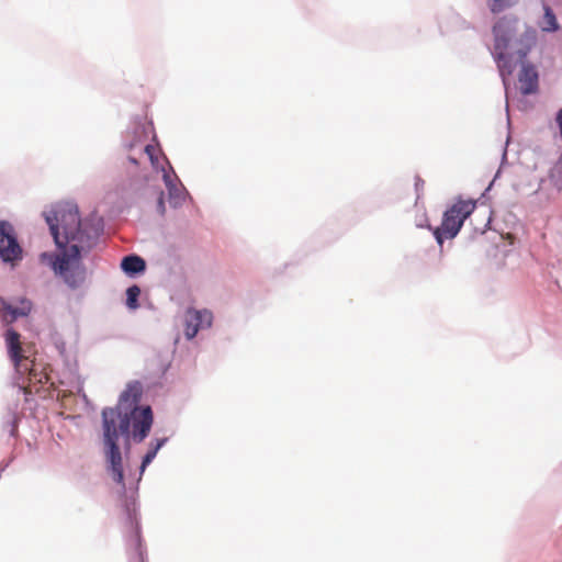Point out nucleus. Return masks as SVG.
<instances>
[{
    "label": "nucleus",
    "instance_id": "5701e85b",
    "mask_svg": "<svg viewBox=\"0 0 562 562\" xmlns=\"http://www.w3.org/2000/svg\"><path fill=\"white\" fill-rule=\"evenodd\" d=\"M136 562H144V558L140 551L137 553Z\"/></svg>",
    "mask_w": 562,
    "mask_h": 562
},
{
    "label": "nucleus",
    "instance_id": "dca6fc26",
    "mask_svg": "<svg viewBox=\"0 0 562 562\" xmlns=\"http://www.w3.org/2000/svg\"><path fill=\"white\" fill-rule=\"evenodd\" d=\"M165 441H166L165 439L157 440L156 445L154 447H151L147 451V453L144 456L142 465H140L142 473L145 471L146 467L155 459L158 450L164 446Z\"/></svg>",
    "mask_w": 562,
    "mask_h": 562
},
{
    "label": "nucleus",
    "instance_id": "6e6552de",
    "mask_svg": "<svg viewBox=\"0 0 562 562\" xmlns=\"http://www.w3.org/2000/svg\"><path fill=\"white\" fill-rule=\"evenodd\" d=\"M20 334L13 328H8L4 333V340L10 360L13 362L16 372H22L24 363L29 358L24 356Z\"/></svg>",
    "mask_w": 562,
    "mask_h": 562
},
{
    "label": "nucleus",
    "instance_id": "6ab92c4d",
    "mask_svg": "<svg viewBox=\"0 0 562 562\" xmlns=\"http://www.w3.org/2000/svg\"><path fill=\"white\" fill-rule=\"evenodd\" d=\"M515 2L516 0H491L488 5L493 13H499L512 7Z\"/></svg>",
    "mask_w": 562,
    "mask_h": 562
},
{
    "label": "nucleus",
    "instance_id": "9d476101",
    "mask_svg": "<svg viewBox=\"0 0 562 562\" xmlns=\"http://www.w3.org/2000/svg\"><path fill=\"white\" fill-rule=\"evenodd\" d=\"M519 89L522 94L535 93L538 89V72L530 64H522L521 70L518 75Z\"/></svg>",
    "mask_w": 562,
    "mask_h": 562
},
{
    "label": "nucleus",
    "instance_id": "423d86ee",
    "mask_svg": "<svg viewBox=\"0 0 562 562\" xmlns=\"http://www.w3.org/2000/svg\"><path fill=\"white\" fill-rule=\"evenodd\" d=\"M501 26H497L495 30L496 33V45L493 46V56L497 64L501 76L504 81L506 77L513 75L515 70V63L513 61V56H517L516 53L512 49H506V42L503 38Z\"/></svg>",
    "mask_w": 562,
    "mask_h": 562
},
{
    "label": "nucleus",
    "instance_id": "a211bd4d",
    "mask_svg": "<svg viewBox=\"0 0 562 562\" xmlns=\"http://www.w3.org/2000/svg\"><path fill=\"white\" fill-rule=\"evenodd\" d=\"M191 313L192 311H188L186 315L184 334L188 339L194 338L198 331L201 329L198 322H191Z\"/></svg>",
    "mask_w": 562,
    "mask_h": 562
},
{
    "label": "nucleus",
    "instance_id": "f8f14e48",
    "mask_svg": "<svg viewBox=\"0 0 562 562\" xmlns=\"http://www.w3.org/2000/svg\"><path fill=\"white\" fill-rule=\"evenodd\" d=\"M121 268L125 273L132 276L145 271L146 262L139 256L130 255L122 259Z\"/></svg>",
    "mask_w": 562,
    "mask_h": 562
},
{
    "label": "nucleus",
    "instance_id": "4468645a",
    "mask_svg": "<svg viewBox=\"0 0 562 562\" xmlns=\"http://www.w3.org/2000/svg\"><path fill=\"white\" fill-rule=\"evenodd\" d=\"M212 313L206 310L192 311L191 313V322H198L200 324L201 329L210 327L212 325Z\"/></svg>",
    "mask_w": 562,
    "mask_h": 562
},
{
    "label": "nucleus",
    "instance_id": "39448f33",
    "mask_svg": "<svg viewBox=\"0 0 562 562\" xmlns=\"http://www.w3.org/2000/svg\"><path fill=\"white\" fill-rule=\"evenodd\" d=\"M0 258L4 262H15L22 258V249L9 222H0Z\"/></svg>",
    "mask_w": 562,
    "mask_h": 562
},
{
    "label": "nucleus",
    "instance_id": "4be33fe9",
    "mask_svg": "<svg viewBox=\"0 0 562 562\" xmlns=\"http://www.w3.org/2000/svg\"><path fill=\"white\" fill-rule=\"evenodd\" d=\"M131 396V393L130 391H125L122 393L121 397H120V404L124 403V402H127L128 398Z\"/></svg>",
    "mask_w": 562,
    "mask_h": 562
},
{
    "label": "nucleus",
    "instance_id": "1a4fd4ad",
    "mask_svg": "<svg viewBox=\"0 0 562 562\" xmlns=\"http://www.w3.org/2000/svg\"><path fill=\"white\" fill-rule=\"evenodd\" d=\"M32 311V303L25 297L19 300V305L13 306L5 299L0 297V318L3 324L10 325L19 317L27 316Z\"/></svg>",
    "mask_w": 562,
    "mask_h": 562
},
{
    "label": "nucleus",
    "instance_id": "0eeeda50",
    "mask_svg": "<svg viewBox=\"0 0 562 562\" xmlns=\"http://www.w3.org/2000/svg\"><path fill=\"white\" fill-rule=\"evenodd\" d=\"M133 438L137 442H142L150 431L153 425V412L149 406L132 411Z\"/></svg>",
    "mask_w": 562,
    "mask_h": 562
},
{
    "label": "nucleus",
    "instance_id": "aec40b11",
    "mask_svg": "<svg viewBox=\"0 0 562 562\" xmlns=\"http://www.w3.org/2000/svg\"><path fill=\"white\" fill-rule=\"evenodd\" d=\"M157 206H158V211L164 214L165 213V201H164V192L160 191L159 192V196H158V200H157Z\"/></svg>",
    "mask_w": 562,
    "mask_h": 562
},
{
    "label": "nucleus",
    "instance_id": "412c9836",
    "mask_svg": "<svg viewBox=\"0 0 562 562\" xmlns=\"http://www.w3.org/2000/svg\"><path fill=\"white\" fill-rule=\"evenodd\" d=\"M550 181L554 183V187L557 188V191L560 192L562 190V178L555 179L553 178V175L550 176Z\"/></svg>",
    "mask_w": 562,
    "mask_h": 562
},
{
    "label": "nucleus",
    "instance_id": "20e7f679",
    "mask_svg": "<svg viewBox=\"0 0 562 562\" xmlns=\"http://www.w3.org/2000/svg\"><path fill=\"white\" fill-rule=\"evenodd\" d=\"M475 206L473 201L459 200L443 213L441 225L432 231L439 246H442L446 239H452L458 235L464 221L474 212Z\"/></svg>",
    "mask_w": 562,
    "mask_h": 562
},
{
    "label": "nucleus",
    "instance_id": "2eb2a0df",
    "mask_svg": "<svg viewBox=\"0 0 562 562\" xmlns=\"http://www.w3.org/2000/svg\"><path fill=\"white\" fill-rule=\"evenodd\" d=\"M143 153H145L150 160L154 168L160 167V156L161 151L160 149L153 144H147L143 148Z\"/></svg>",
    "mask_w": 562,
    "mask_h": 562
},
{
    "label": "nucleus",
    "instance_id": "393cba45",
    "mask_svg": "<svg viewBox=\"0 0 562 562\" xmlns=\"http://www.w3.org/2000/svg\"><path fill=\"white\" fill-rule=\"evenodd\" d=\"M136 402H137V394H134V395H133L132 403H136Z\"/></svg>",
    "mask_w": 562,
    "mask_h": 562
},
{
    "label": "nucleus",
    "instance_id": "9b49d317",
    "mask_svg": "<svg viewBox=\"0 0 562 562\" xmlns=\"http://www.w3.org/2000/svg\"><path fill=\"white\" fill-rule=\"evenodd\" d=\"M18 373L27 376L29 387L35 386L36 384L47 383L49 380L48 374L44 371L38 372L33 361L30 360L24 363L22 372Z\"/></svg>",
    "mask_w": 562,
    "mask_h": 562
},
{
    "label": "nucleus",
    "instance_id": "f3484780",
    "mask_svg": "<svg viewBox=\"0 0 562 562\" xmlns=\"http://www.w3.org/2000/svg\"><path fill=\"white\" fill-rule=\"evenodd\" d=\"M140 294V289L137 285H132L126 291V305L131 310H136L138 307V297Z\"/></svg>",
    "mask_w": 562,
    "mask_h": 562
},
{
    "label": "nucleus",
    "instance_id": "7ed1b4c3",
    "mask_svg": "<svg viewBox=\"0 0 562 562\" xmlns=\"http://www.w3.org/2000/svg\"><path fill=\"white\" fill-rule=\"evenodd\" d=\"M497 26L502 29L503 38L506 42V49H512L517 54V57L522 59L530 52L536 43V32L526 26L520 27L519 21L513 16L501 18L492 29L494 45H496Z\"/></svg>",
    "mask_w": 562,
    "mask_h": 562
},
{
    "label": "nucleus",
    "instance_id": "a878e982",
    "mask_svg": "<svg viewBox=\"0 0 562 562\" xmlns=\"http://www.w3.org/2000/svg\"><path fill=\"white\" fill-rule=\"evenodd\" d=\"M559 161L562 164V153H561V156L559 158Z\"/></svg>",
    "mask_w": 562,
    "mask_h": 562
},
{
    "label": "nucleus",
    "instance_id": "b1692460",
    "mask_svg": "<svg viewBox=\"0 0 562 562\" xmlns=\"http://www.w3.org/2000/svg\"><path fill=\"white\" fill-rule=\"evenodd\" d=\"M128 160H130L132 164H134V165H138V161H137V160H136V158H135V157H133V156H130V157H128Z\"/></svg>",
    "mask_w": 562,
    "mask_h": 562
},
{
    "label": "nucleus",
    "instance_id": "f257e3e1",
    "mask_svg": "<svg viewBox=\"0 0 562 562\" xmlns=\"http://www.w3.org/2000/svg\"><path fill=\"white\" fill-rule=\"evenodd\" d=\"M44 216L59 249L57 255L49 256L52 268L70 288H78L86 279L81 252L92 248L97 232L81 223L78 207L71 203H58Z\"/></svg>",
    "mask_w": 562,
    "mask_h": 562
},
{
    "label": "nucleus",
    "instance_id": "ddd939ff",
    "mask_svg": "<svg viewBox=\"0 0 562 562\" xmlns=\"http://www.w3.org/2000/svg\"><path fill=\"white\" fill-rule=\"evenodd\" d=\"M540 27L544 32H554L559 27L557 18L549 7H544V14L540 22Z\"/></svg>",
    "mask_w": 562,
    "mask_h": 562
},
{
    "label": "nucleus",
    "instance_id": "f03ea898",
    "mask_svg": "<svg viewBox=\"0 0 562 562\" xmlns=\"http://www.w3.org/2000/svg\"><path fill=\"white\" fill-rule=\"evenodd\" d=\"M131 417L119 407L102 411L103 446L106 469L114 482L125 486L122 453L119 447L120 436H130Z\"/></svg>",
    "mask_w": 562,
    "mask_h": 562
}]
</instances>
